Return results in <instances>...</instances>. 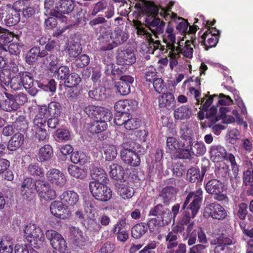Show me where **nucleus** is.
<instances>
[{"label":"nucleus","instance_id":"obj_9","mask_svg":"<svg viewBox=\"0 0 253 253\" xmlns=\"http://www.w3.org/2000/svg\"><path fill=\"white\" fill-rule=\"evenodd\" d=\"M227 215V212L224 208L215 203H211L207 206L204 211L205 216H211L213 218L218 220L224 219Z\"/></svg>","mask_w":253,"mask_h":253},{"label":"nucleus","instance_id":"obj_46","mask_svg":"<svg viewBox=\"0 0 253 253\" xmlns=\"http://www.w3.org/2000/svg\"><path fill=\"white\" fill-rule=\"evenodd\" d=\"M81 82V78L79 75L73 73L67 76L65 81V84L69 88H74L78 86Z\"/></svg>","mask_w":253,"mask_h":253},{"label":"nucleus","instance_id":"obj_48","mask_svg":"<svg viewBox=\"0 0 253 253\" xmlns=\"http://www.w3.org/2000/svg\"><path fill=\"white\" fill-rule=\"evenodd\" d=\"M88 157L82 151L74 152L71 156V160L74 164H84L88 161Z\"/></svg>","mask_w":253,"mask_h":253},{"label":"nucleus","instance_id":"obj_37","mask_svg":"<svg viewBox=\"0 0 253 253\" xmlns=\"http://www.w3.org/2000/svg\"><path fill=\"white\" fill-rule=\"evenodd\" d=\"M109 175L114 179L121 180L123 178L125 170L123 168L117 164H112L110 166Z\"/></svg>","mask_w":253,"mask_h":253},{"label":"nucleus","instance_id":"obj_11","mask_svg":"<svg viewBox=\"0 0 253 253\" xmlns=\"http://www.w3.org/2000/svg\"><path fill=\"white\" fill-rule=\"evenodd\" d=\"M50 211L54 216L65 219L70 216V212L67 207L61 201H55L51 203L50 206Z\"/></svg>","mask_w":253,"mask_h":253},{"label":"nucleus","instance_id":"obj_26","mask_svg":"<svg viewBox=\"0 0 253 253\" xmlns=\"http://www.w3.org/2000/svg\"><path fill=\"white\" fill-rule=\"evenodd\" d=\"M136 58L134 53L130 50H121L117 56V62L120 65H130L134 63Z\"/></svg>","mask_w":253,"mask_h":253},{"label":"nucleus","instance_id":"obj_40","mask_svg":"<svg viewBox=\"0 0 253 253\" xmlns=\"http://www.w3.org/2000/svg\"><path fill=\"white\" fill-rule=\"evenodd\" d=\"M185 145V142L181 144L173 137H168L167 140V151L170 154H175L180 147H184Z\"/></svg>","mask_w":253,"mask_h":253},{"label":"nucleus","instance_id":"obj_7","mask_svg":"<svg viewBox=\"0 0 253 253\" xmlns=\"http://www.w3.org/2000/svg\"><path fill=\"white\" fill-rule=\"evenodd\" d=\"M229 111L230 109L228 107H221L218 111L217 108L212 107L207 114L214 122H217L222 119L224 123L230 124L234 123L235 121V118L232 116L226 115Z\"/></svg>","mask_w":253,"mask_h":253},{"label":"nucleus","instance_id":"obj_1","mask_svg":"<svg viewBox=\"0 0 253 253\" xmlns=\"http://www.w3.org/2000/svg\"><path fill=\"white\" fill-rule=\"evenodd\" d=\"M158 8V13L156 14H152L150 13L141 12L142 14L148 15V16L146 19V22L149 26V28H144L143 26L139 22L136 21L134 23L135 26L137 29V33L138 35L144 36L149 42L148 52L149 53L154 54V51L157 49L161 51L164 50V46H162L159 40H156L158 38V35L163 33V28H164L165 23L161 21L159 18H154L152 21L150 20L149 16H152V18L156 16L158 13L162 16L166 17L167 16V12L169 10V7L168 9L161 8L160 11L157 6L154 5Z\"/></svg>","mask_w":253,"mask_h":253},{"label":"nucleus","instance_id":"obj_15","mask_svg":"<svg viewBox=\"0 0 253 253\" xmlns=\"http://www.w3.org/2000/svg\"><path fill=\"white\" fill-rule=\"evenodd\" d=\"M133 81V78L130 76H122L115 84L117 93L122 95L128 94L130 91V84Z\"/></svg>","mask_w":253,"mask_h":253},{"label":"nucleus","instance_id":"obj_64","mask_svg":"<svg viewBox=\"0 0 253 253\" xmlns=\"http://www.w3.org/2000/svg\"><path fill=\"white\" fill-rule=\"evenodd\" d=\"M13 251L12 244L10 241L4 238L0 242V253H12Z\"/></svg>","mask_w":253,"mask_h":253},{"label":"nucleus","instance_id":"obj_49","mask_svg":"<svg viewBox=\"0 0 253 253\" xmlns=\"http://www.w3.org/2000/svg\"><path fill=\"white\" fill-rule=\"evenodd\" d=\"M22 72H21L8 81V82H9L10 87L13 90H18L23 88V84H22Z\"/></svg>","mask_w":253,"mask_h":253},{"label":"nucleus","instance_id":"obj_6","mask_svg":"<svg viewBox=\"0 0 253 253\" xmlns=\"http://www.w3.org/2000/svg\"><path fill=\"white\" fill-rule=\"evenodd\" d=\"M186 232L188 239L187 243L189 246L196 243L197 236L200 243L205 244L208 242L206 235L202 228L196 226L194 222H192L188 225Z\"/></svg>","mask_w":253,"mask_h":253},{"label":"nucleus","instance_id":"obj_36","mask_svg":"<svg viewBox=\"0 0 253 253\" xmlns=\"http://www.w3.org/2000/svg\"><path fill=\"white\" fill-rule=\"evenodd\" d=\"M6 98L2 103V110L6 112L16 110L18 107L13 97V95L5 93Z\"/></svg>","mask_w":253,"mask_h":253},{"label":"nucleus","instance_id":"obj_27","mask_svg":"<svg viewBox=\"0 0 253 253\" xmlns=\"http://www.w3.org/2000/svg\"><path fill=\"white\" fill-rule=\"evenodd\" d=\"M211 158L214 162H218L223 160H228L227 155L230 154L226 153L223 147L220 146H212L210 148Z\"/></svg>","mask_w":253,"mask_h":253},{"label":"nucleus","instance_id":"obj_39","mask_svg":"<svg viewBox=\"0 0 253 253\" xmlns=\"http://www.w3.org/2000/svg\"><path fill=\"white\" fill-rule=\"evenodd\" d=\"M174 102L173 94L169 92L163 94L159 99V106L161 107L171 108L174 105Z\"/></svg>","mask_w":253,"mask_h":253},{"label":"nucleus","instance_id":"obj_28","mask_svg":"<svg viewBox=\"0 0 253 253\" xmlns=\"http://www.w3.org/2000/svg\"><path fill=\"white\" fill-rule=\"evenodd\" d=\"M40 187L30 177L25 178L22 182L21 188V194L25 198H29L31 194L34 190H37V188Z\"/></svg>","mask_w":253,"mask_h":253},{"label":"nucleus","instance_id":"obj_8","mask_svg":"<svg viewBox=\"0 0 253 253\" xmlns=\"http://www.w3.org/2000/svg\"><path fill=\"white\" fill-rule=\"evenodd\" d=\"M47 183L53 185L61 187L63 186L66 179L63 173L56 169H50L46 173Z\"/></svg>","mask_w":253,"mask_h":253},{"label":"nucleus","instance_id":"obj_24","mask_svg":"<svg viewBox=\"0 0 253 253\" xmlns=\"http://www.w3.org/2000/svg\"><path fill=\"white\" fill-rule=\"evenodd\" d=\"M98 40L101 50H111L115 47L111 33L109 31L103 33L99 37Z\"/></svg>","mask_w":253,"mask_h":253},{"label":"nucleus","instance_id":"obj_54","mask_svg":"<svg viewBox=\"0 0 253 253\" xmlns=\"http://www.w3.org/2000/svg\"><path fill=\"white\" fill-rule=\"evenodd\" d=\"M84 209L86 216L90 219L94 217L96 209L95 203L93 201H86L84 204Z\"/></svg>","mask_w":253,"mask_h":253},{"label":"nucleus","instance_id":"obj_60","mask_svg":"<svg viewBox=\"0 0 253 253\" xmlns=\"http://www.w3.org/2000/svg\"><path fill=\"white\" fill-rule=\"evenodd\" d=\"M248 169L244 173V182L246 185H250L253 182V167L251 162L246 164Z\"/></svg>","mask_w":253,"mask_h":253},{"label":"nucleus","instance_id":"obj_20","mask_svg":"<svg viewBox=\"0 0 253 253\" xmlns=\"http://www.w3.org/2000/svg\"><path fill=\"white\" fill-rule=\"evenodd\" d=\"M112 118V115L107 113L103 119L95 120L90 125V131L93 133H99L107 128V122L109 121Z\"/></svg>","mask_w":253,"mask_h":253},{"label":"nucleus","instance_id":"obj_29","mask_svg":"<svg viewBox=\"0 0 253 253\" xmlns=\"http://www.w3.org/2000/svg\"><path fill=\"white\" fill-rule=\"evenodd\" d=\"M60 199L68 207L75 205L78 202L79 197L76 192L69 190L63 192L60 196Z\"/></svg>","mask_w":253,"mask_h":253},{"label":"nucleus","instance_id":"obj_31","mask_svg":"<svg viewBox=\"0 0 253 253\" xmlns=\"http://www.w3.org/2000/svg\"><path fill=\"white\" fill-rule=\"evenodd\" d=\"M183 228L181 225H176L173 227L172 231L169 233L166 237V242L167 243V247L169 249H171L177 246V232H181L183 230Z\"/></svg>","mask_w":253,"mask_h":253},{"label":"nucleus","instance_id":"obj_59","mask_svg":"<svg viewBox=\"0 0 253 253\" xmlns=\"http://www.w3.org/2000/svg\"><path fill=\"white\" fill-rule=\"evenodd\" d=\"M187 177L191 182H196L199 180H202V176L200 175V170L195 168H192L188 170Z\"/></svg>","mask_w":253,"mask_h":253},{"label":"nucleus","instance_id":"obj_55","mask_svg":"<svg viewBox=\"0 0 253 253\" xmlns=\"http://www.w3.org/2000/svg\"><path fill=\"white\" fill-rule=\"evenodd\" d=\"M48 117H58L61 113V107L59 103L56 102H50L47 107Z\"/></svg>","mask_w":253,"mask_h":253},{"label":"nucleus","instance_id":"obj_3","mask_svg":"<svg viewBox=\"0 0 253 253\" xmlns=\"http://www.w3.org/2000/svg\"><path fill=\"white\" fill-rule=\"evenodd\" d=\"M24 231L25 238L35 248L42 243L44 240L42 231L34 224L27 225Z\"/></svg>","mask_w":253,"mask_h":253},{"label":"nucleus","instance_id":"obj_45","mask_svg":"<svg viewBox=\"0 0 253 253\" xmlns=\"http://www.w3.org/2000/svg\"><path fill=\"white\" fill-rule=\"evenodd\" d=\"M147 231V226L144 223H140L134 225L131 229L132 236L136 239L142 237Z\"/></svg>","mask_w":253,"mask_h":253},{"label":"nucleus","instance_id":"obj_32","mask_svg":"<svg viewBox=\"0 0 253 253\" xmlns=\"http://www.w3.org/2000/svg\"><path fill=\"white\" fill-rule=\"evenodd\" d=\"M177 190L175 188L167 186L162 189L160 197L163 202L167 204L174 199Z\"/></svg>","mask_w":253,"mask_h":253},{"label":"nucleus","instance_id":"obj_47","mask_svg":"<svg viewBox=\"0 0 253 253\" xmlns=\"http://www.w3.org/2000/svg\"><path fill=\"white\" fill-rule=\"evenodd\" d=\"M174 117L176 120H182L188 118L191 112L190 110L185 106H182L174 111Z\"/></svg>","mask_w":253,"mask_h":253},{"label":"nucleus","instance_id":"obj_62","mask_svg":"<svg viewBox=\"0 0 253 253\" xmlns=\"http://www.w3.org/2000/svg\"><path fill=\"white\" fill-rule=\"evenodd\" d=\"M28 173L33 175L42 177L44 173L42 169L38 164H31L27 168Z\"/></svg>","mask_w":253,"mask_h":253},{"label":"nucleus","instance_id":"obj_41","mask_svg":"<svg viewBox=\"0 0 253 253\" xmlns=\"http://www.w3.org/2000/svg\"><path fill=\"white\" fill-rule=\"evenodd\" d=\"M13 38V35L8 30L1 28L0 30V48L7 51L6 44L9 43Z\"/></svg>","mask_w":253,"mask_h":253},{"label":"nucleus","instance_id":"obj_13","mask_svg":"<svg viewBox=\"0 0 253 253\" xmlns=\"http://www.w3.org/2000/svg\"><path fill=\"white\" fill-rule=\"evenodd\" d=\"M41 181H39L38 184H41ZM42 184L40 187L37 188V192L41 200L48 201L55 198L56 197L55 191L51 188L48 183L42 182Z\"/></svg>","mask_w":253,"mask_h":253},{"label":"nucleus","instance_id":"obj_5","mask_svg":"<svg viewBox=\"0 0 253 253\" xmlns=\"http://www.w3.org/2000/svg\"><path fill=\"white\" fill-rule=\"evenodd\" d=\"M103 182L92 181L89 184L90 191L96 200L107 201L112 197V191Z\"/></svg>","mask_w":253,"mask_h":253},{"label":"nucleus","instance_id":"obj_4","mask_svg":"<svg viewBox=\"0 0 253 253\" xmlns=\"http://www.w3.org/2000/svg\"><path fill=\"white\" fill-rule=\"evenodd\" d=\"M52 247L60 253H70L62 235L53 230H48L45 233Z\"/></svg>","mask_w":253,"mask_h":253},{"label":"nucleus","instance_id":"obj_2","mask_svg":"<svg viewBox=\"0 0 253 253\" xmlns=\"http://www.w3.org/2000/svg\"><path fill=\"white\" fill-rule=\"evenodd\" d=\"M202 190L201 189H199L196 192L190 193L187 195L183 205V210L185 209L190 199H192V202L190 204L187 211H185L184 213L181 220L182 224H187L197 213L200 207V203L202 199Z\"/></svg>","mask_w":253,"mask_h":253},{"label":"nucleus","instance_id":"obj_53","mask_svg":"<svg viewBox=\"0 0 253 253\" xmlns=\"http://www.w3.org/2000/svg\"><path fill=\"white\" fill-rule=\"evenodd\" d=\"M105 64H106L105 73L108 75H117L122 72L118 65L113 64L110 58H108L106 63L105 62Z\"/></svg>","mask_w":253,"mask_h":253},{"label":"nucleus","instance_id":"obj_43","mask_svg":"<svg viewBox=\"0 0 253 253\" xmlns=\"http://www.w3.org/2000/svg\"><path fill=\"white\" fill-rule=\"evenodd\" d=\"M68 171L72 176L77 178L83 179L87 175V171L85 169L80 168L75 165L70 166L68 168Z\"/></svg>","mask_w":253,"mask_h":253},{"label":"nucleus","instance_id":"obj_25","mask_svg":"<svg viewBox=\"0 0 253 253\" xmlns=\"http://www.w3.org/2000/svg\"><path fill=\"white\" fill-rule=\"evenodd\" d=\"M186 143L187 146H190L191 153L195 156H199L203 155L206 152L205 144L202 142L195 141L192 142V139L190 137L186 138Z\"/></svg>","mask_w":253,"mask_h":253},{"label":"nucleus","instance_id":"obj_16","mask_svg":"<svg viewBox=\"0 0 253 253\" xmlns=\"http://www.w3.org/2000/svg\"><path fill=\"white\" fill-rule=\"evenodd\" d=\"M85 113L89 117L95 120L103 119L104 115L108 113L112 115L111 111L106 108L94 105H88L84 109Z\"/></svg>","mask_w":253,"mask_h":253},{"label":"nucleus","instance_id":"obj_58","mask_svg":"<svg viewBox=\"0 0 253 253\" xmlns=\"http://www.w3.org/2000/svg\"><path fill=\"white\" fill-rule=\"evenodd\" d=\"M167 51L169 58V67L171 69H173L178 64V59L180 57V55L175 49H167Z\"/></svg>","mask_w":253,"mask_h":253},{"label":"nucleus","instance_id":"obj_51","mask_svg":"<svg viewBox=\"0 0 253 253\" xmlns=\"http://www.w3.org/2000/svg\"><path fill=\"white\" fill-rule=\"evenodd\" d=\"M204 45L208 47L215 46L217 43V37L210 35L208 32H205L202 37Z\"/></svg>","mask_w":253,"mask_h":253},{"label":"nucleus","instance_id":"obj_35","mask_svg":"<svg viewBox=\"0 0 253 253\" xmlns=\"http://www.w3.org/2000/svg\"><path fill=\"white\" fill-rule=\"evenodd\" d=\"M24 142V135L20 133L15 134L9 141L8 149L10 151H14L19 148Z\"/></svg>","mask_w":253,"mask_h":253},{"label":"nucleus","instance_id":"obj_14","mask_svg":"<svg viewBox=\"0 0 253 253\" xmlns=\"http://www.w3.org/2000/svg\"><path fill=\"white\" fill-rule=\"evenodd\" d=\"M217 245L214 249L215 253H231V250L228 246L233 244V240L225 234L222 233L217 238Z\"/></svg>","mask_w":253,"mask_h":253},{"label":"nucleus","instance_id":"obj_56","mask_svg":"<svg viewBox=\"0 0 253 253\" xmlns=\"http://www.w3.org/2000/svg\"><path fill=\"white\" fill-rule=\"evenodd\" d=\"M120 195L124 199H129L134 194V190L132 187L126 185H122L118 189Z\"/></svg>","mask_w":253,"mask_h":253},{"label":"nucleus","instance_id":"obj_18","mask_svg":"<svg viewBox=\"0 0 253 253\" xmlns=\"http://www.w3.org/2000/svg\"><path fill=\"white\" fill-rule=\"evenodd\" d=\"M74 8L73 2L71 0H61L57 3L55 9L51 14L56 17H59L60 14H68Z\"/></svg>","mask_w":253,"mask_h":253},{"label":"nucleus","instance_id":"obj_50","mask_svg":"<svg viewBox=\"0 0 253 253\" xmlns=\"http://www.w3.org/2000/svg\"><path fill=\"white\" fill-rule=\"evenodd\" d=\"M217 96L216 95H214L212 96H207L205 95V96L203 98H200V103L197 104L198 105H200L199 109L202 110V111H205L206 113L209 111L212 107H214V106H212L209 110H208V108L211 106V103L213 102V97ZM215 108H217L216 107ZM207 113H206V114Z\"/></svg>","mask_w":253,"mask_h":253},{"label":"nucleus","instance_id":"obj_33","mask_svg":"<svg viewBox=\"0 0 253 253\" xmlns=\"http://www.w3.org/2000/svg\"><path fill=\"white\" fill-rule=\"evenodd\" d=\"M110 94V91L104 87L101 86L90 90L88 92L89 96L96 100H102L106 98Z\"/></svg>","mask_w":253,"mask_h":253},{"label":"nucleus","instance_id":"obj_22","mask_svg":"<svg viewBox=\"0 0 253 253\" xmlns=\"http://www.w3.org/2000/svg\"><path fill=\"white\" fill-rule=\"evenodd\" d=\"M37 109L38 113L34 120L33 127H45L46 119L48 117L47 107L45 105L39 106Z\"/></svg>","mask_w":253,"mask_h":253},{"label":"nucleus","instance_id":"obj_63","mask_svg":"<svg viewBox=\"0 0 253 253\" xmlns=\"http://www.w3.org/2000/svg\"><path fill=\"white\" fill-rule=\"evenodd\" d=\"M39 54V48L37 47L31 48L28 52L26 57V60L29 64L35 62L38 58Z\"/></svg>","mask_w":253,"mask_h":253},{"label":"nucleus","instance_id":"obj_30","mask_svg":"<svg viewBox=\"0 0 253 253\" xmlns=\"http://www.w3.org/2000/svg\"><path fill=\"white\" fill-rule=\"evenodd\" d=\"M53 154L52 147L49 144H46L39 150L37 160L41 163L48 161L52 158Z\"/></svg>","mask_w":253,"mask_h":253},{"label":"nucleus","instance_id":"obj_38","mask_svg":"<svg viewBox=\"0 0 253 253\" xmlns=\"http://www.w3.org/2000/svg\"><path fill=\"white\" fill-rule=\"evenodd\" d=\"M90 175L92 179H94V181L103 182H106V175L104 170L98 167H92L90 170Z\"/></svg>","mask_w":253,"mask_h":253},{"label":"nucleus","instance_id":"obj_19","mask_svg":"<svg viewBox=\"0 0 253 253\" xmlns=\"http://www.w3.org/2000/svg\"><path fill=\"white\" fill-rule=\"evenodd\" d=\"M22 84L26 90L32 96H35L38 92V83L34 81L31 74L28 72H22Z\"/></svg>","mask_w":253,"mask_h":253},{"label":"nucleus","instance_id":"obj_34","mask_svg":"<svg viewBox=\"0 0 253 253\" xmlns=\"http://www.w3.org/2000/svg\"><path fill=\"white\" fill-rule=\"evenodd\" d=\"M206 189L209 193L218 195L222 191V185L219 181L212 179L207 183Z\"/></svg>","mask_w":253,"mask_h":253},{"label":"nucleus","instance_id":"obj_17","mask_svg":"<svg viewBox=\"0 0 253 253\" xmlns=\"http://www.w3.org/2000/svg\"><path fill=\"white\" fill-rule=\"evenodd\" d=\"M135 4V7L139 12H148L152 14L158 13V8L154 4L146 0H129Z\"/></svg>","mask_w":253,"mask_h":253},{"label":"nucleus","instance_id":"obj_57","mask_svg":"<svg viewBox=\"0 0 253 253\" xmlns=\"http://www.w3.org/2000/svg\"><path fill=\"white\" fill-rule=\"evenodd\" d=\"M20 20V13L16 10H13L11 13L6 16L5 21L8 26H11L17 24Z\"/></svg>","mask_w":253,"mask_h":253},{"label":"nucleus","instance_id":"obj_61","mask_svg":"<svg viewBox=\"0 0 253 253\" xmlns=\"http://www.w3.org/2000/svg\"><path fill=\"white\" fill-rule=\"evenodd\" d=\"M54 76L58 80H64L67 78L69 75L70 70L69 68L66 66H60L57 70H54Z\"/></svg>","mask_w":253,"mask_h":253},{"label":"nucleus","instance_id":"obj_10","mask_svg":"<svg viewBox=\"0 0 253 253\" xmlns=\"http://www.w3.org/2000/svg\"><path fill=\"white\" fill-rule=\"evenodd\" d=\"M176 49L178 53L181 54L184 57L188 58H192L193 54V48L192 42L189 40L184 41V37H177V45L173 48Z\"/></svg>","mask_w":253,"mask_h":253},{"label":"nucleus","instance_id":"obj_52","mask_svg":"<svg viewBox=\"0 0 253 253\" xmlns=\"http://www.w3.org/2000/svg\"><path fill=\"white\" fill-rule=\"evenodd\" d=\"M140 125V121L136 118H132L129 114L126 119L124 127L126 130H133L137 128Z\"/></svg>","mask_w":253,"mask_h":253},{"label":"nucleus","instance_id":"obj_42","mask_svg":"<svg viewBox=\"0 0 253 253\" xmlns=\"http://www.w3.org/2000/svg\"><path fill=\"white\" fill-rule=\"evenodd\" d=\"M115 47L126 42L128 39V35L123 30L116 29L111 33Z\"/></svg>","mask_w":253,"mask_h":253},{"label":"nucleus","instance_id":"obj_21","mask_svg":"<svg viewBox=\"0 0 253 253\" xmlns=\"http://www.w3.org/2000/svg\"><path fill=\"white\" fill-rule=\"evenodd\" d=\"M163 40L166 43L167 49H173L177 45L175 33L173 28L169 23L167 26Z\"/></svg>","mask_w":253,"mask_h":253},{"label":"nucleus","instance_id":"obj_12","mask_svg":"<svg viewBox=\"0 0 253 253\" xmlns=\"http://www.w3.org/2000/svg\"><path fill=\"white\" fill-rule=\"evenodd\" d=\"M150 215L154 216H161L162 222L161 224L164 226L170 223L172 218H173L170 211L166 208H164L161 205H158L150 211Z\"/></svg>","mask_w":253,"mask_h":253},{"label":"nucleus","instance_id":"obj_44","mask_svg":"<svg viewBox=\"0 0 253 253\" xmlns=\"http://www.w3.org/2000/svg\"><path fill=\"white\" fill-rule=\"evenodd\" d=\"M103 154L106 160L112 161L116 158L117 155V149L113 145H105L103 147Z\"/></svg>","mask_w":253,"mask_h":253},{"label":"nucleus","instance_id":"obj_23","mask_svg":"<svg viewBox=\"0 0 253 253\" xmlns=\"http://www.w3.org/2000/svg\"><path fill=\"white\" fill-rule=\"evenodd\" d=\"M122 160L126 164L133 166H138L140 164L139 156L133 151L130 149H124L121 151Z\"/></svg>","mask_w":253,"mask_h":253}]
</instances>
